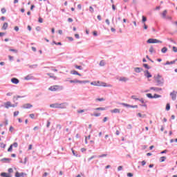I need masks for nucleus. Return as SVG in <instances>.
Wrapping results in <instances>:
<instances>
[{
  "instance_id": "nucleus-1",
  "label": "nucleus",
  "mask_w": 177,
  "mask_h": 177,
  "mask_svg": "<svg viewBox=\"0 0 177 177\" xmlns=\"http://www.w3.org/2000/svg\"><path fill=\"white\" fill-rule=\"evenodd\" d=\"M91 85H93L94 86H104V87H109V88H111V86H113L111 84H107L100 81L92 82H91Z\"/></svg>"
},
{
  "instance_id": "nucleus-2",
  "label": "nucleus",
  "mask_w": 177,
  "mask_h": 177,
  "mask_svg": "<svg viewBox=\"0 0 177 177\" xmlns=\"http://www.w3.org/2000/svg\"><path fill=\"white\" fill-rule=\"evenodd\" d=\"M153 79L155 80V82L158 86H162L164 84V79L162 77H161V75H156L153 77Z\"/></svg>"
},
{
  "instance_id": "nucleus-3",
  "label": "nucleus",
  "mask_w": 177,
  "mask_h": 177,
  "mask_svg": "<svg viewBox=\"0 0 177 177\" xmlns=\"http://www.w3.org/2000/svg\"><path fill=\"white\" fill-rule=\"evenodd\" d=\"M64 104H66V103H55L50 104V107H51V109H66V106Z\"/></svg>"
},
{
  "instance_id": "nucleus-4",
  "label": "nucleus",
  "mask_w": 177,
  "mask_h": 177,
  "mask_svg": "<svg viewBox=\"0 0 177 177\" xmlns=\"http://www.w3.org/2000/svg\"><path fill=\"white\" fill-rule=\"evenodd\" d=\"M62 89H63V86L59 85H54L48 88V91L51 92H57V91H62Z\"/></svg>"
},
{
  "instance_id": "nucleus-5",
  "label": "nucleus",
  "mask_w": 177,
  "mask_h": 177,
  "mask_svg": "<svg viewBox=\"0 0 177 177\" xmlns=\"http://www.w3.org/2000/svg\"><path fill=\"white\" fill-rule=\"evenodd\" d=\"M69 82L71 84H88L89 83V81L86 80V81H81L78 80H70Z\"/></svg>"
},
{
  "instance_id": "nucleus-6",
  "label": "nucleus",
  "mask_w": 177,
  "mask_h": 177,
  "mask_svg": "<svg viewBox=\"0 0 177 177\" xmlns=\"http://www.w3.org/2000/svg\"><path fill=\"white\" fill-rule=\"evenodd\" d=\"M147 44H162V41L157 39H149L147 40Z\"/></svg>"
},
{
  "instance_id": "nucleus-7",
  "label": "nucleus",
  "mask_w": 177,
  "mask_h": 177,
  "mask_svg": "<svg viewBox=\"0 0 177 177\" xmlns=\"http://www.w3.org/2000/svg\"><path fill=\"white\" fill-rule=\"evenodd\" d=\"M6 109H9L10 107H17V104H12V102H7L4 104Z\"/></svg>"
},
{
  "instance_id": "nucleus-8",
  "label": "nucleus",
  "mask_w": 177,
  "mask_h": 177,
  "mask_svg": "<svg viewBox=\"0 0 177 177\" xmlns=\"http://www.w3.org/2000/svg\"><path fill=\"white\" fill-rule=\"evenodd\" d=\"M176 91H173L172 93H170V96L172 99V100H176Z\"/></svg>"
},
{
  "instance_id": "nucleus-9",
  "label": "nucleus",
  "mask_w": 177,
  "mask_h": 177,
  "mask_svg": "<svg viewBox=\"0 0 177 177\" xmlns=\"http://www.w3.org/2000/svg\"><path fill=\"white\" fill-rule=\"evenodd\" d=\"M111 113H112V114H120L121 113V111L118 109H114L111 110Z\"/></svg>"
},
{
  "instance_id": "nucleus-10",
  "label": "nucleus",
  "mask_w": 177,
  "mask_h": 177,
  "mask_svg": "<svg viewBox=\"0 0 177 177\" xmlns=\"http://www.w3.org/2000/svg\"><path fill=\"white\" fill-rule=\"evenodd\" d=\"M26 175H27L26 173H19V171L15 173V177H24Z\"/></svg>"
},
{
  "instance_id": "nucleus-11",
  "label": "nucleus",
  "mask_w": 177,
  "mask_h": 177,
  "mask_svg": "<svg viewBox=\"0 0 177 177\" xmlns=\"http://www.w3.org/2000/svg\"><path fill=\"white\" fill-rule=\"evenodd\" d=\"M11 82H12V84H15V85H17V84H19L20 81L19 80V79L14 77L11 79Z\"/></svg>"
},
{
  "instance_id": "nucleus-12",
  "label": "nucleus",
  "mask_w": 177,
  "mask_h": 177,
  "mask_svg": "<svg viewBox=\"0 0 177 177\" xmlns=\"http://www.w3.org/2000/svg\"><path fill=\"white\" fill-rule=\"evenodd\" d=\"M145 76L147 77V78H151L152 75L151 73H150V72H149V71H145L144 72Z\"/></svg>"
},
{
  "instance_id": "nucleus-13",
  "label": "nucleus",
  "mask_w": 177,
  "mask_h": 177,
  "mask_svg": "<svg viewBox=\"0 0 177 177\" xmlns=\"http://www.w3.org/2000/svg\"><path fill=\"white\" fill-rule=\"evenodd\" d=\"M129 79L125 77H121L119 78V81H120L121 82H127V81H129Z\"/></svg>"
},
{
  "instance_id": "nucleus-14",
  "label": "nucleus",
  "mask_w": 177,
  "mask_h": 177,
  "mask_svg": "<svg viewBox=\"0 0 177 177\" xmlns=\"http://www.w3.org/2000/svg\"><path fill=\"white\" fill-rule=\"evenodd\" d=\"M1 176H3V177H12V174H10L9 173H1Z\"/></svg>"
},
{
  "instance_id": "nucleus-15",
  "label": "nucleus",
  "mask_w": 177,
  "mask_h": 177,
  "mask_svg": "<svg viewBox=\"0 0 177 177\" xmlns=\"http://www.w3.org/2000/svg\"><path fill=\"white\" fill-rule=\"evenodd\" d=\"M9 26V24L7 23V22H5L3 24V26H2V30H8V27Z\"/></svg>"
},
{
  "instance_id": "nucleus-16",
  "label": "nucleus",
  "mask_w": 177,
  "mask_h": 177,
  "mask_svg": "<svg viewBox=\"0 0 177 177\" xmlns=\"http://www.w3.org/2000/svg\"><path fill=\"white\" fill-rule=\"evenodd\" d=\"M32 107V105L30 104H25L23 105V109H31Z\"/></svg>"
},
{
  "instance_id": "nucleus-17",
  "label": "nucleus",
  "mask_w": 177,
  "mask_h": 177,
  "mask_svg": "<svg viewBox=\"0 0 177 177\" xmlns=\"http://www.w3.org/2000/svg\"><path fill=\"white\" fill-rule=\"evenodd\" d=\"M161 88H158V87H151L150 88V91H161Z\"/></svg>"
},
{
  "instance_id": "nucleus-18",
  "label": "nucleus",
  "mask_w": 177,
  "mask_h": 177,
  "mask_svg": "<svg viewBox=\"0 0 177 177\" xmlns=\"http://www.w3.org/2000/svg\"><path fill=\"white\" fill-rule=\"evenodd\" d=\"M167 13H168V11H167V10H165L162 13V16L163 17V19H165V17H167Z\"/></svg>"
},
{
  "instance_id": "nucleus-19",
  "label": "nucleus",
  "mask_w": 177,
  "mask_h": 177,
  "mask_svg": "<svg viewBox=\"0 0 177 177\" xmlns=\"http://www.w3.org/2000/svg\"><path fill=\"white\" fill-rule=\"evenodd\" d=\"M95 110H96L97 111H104V110H106V108L98 107V108H96Z\"/></svg>"
},
{
  "instance_id": "nucleus-20",
  "label": "nucleus",
  "mask_w": 177,
  "mask_h": 177,
  "mask_svg": "<svg viewBox=\"0 0 177 177\" xmlns=\"http://www.w3.org/2000/svg\"><path fill=\"white\" fill-rule=\"evenodd\" d=\"M167 51H168V48H167V47H163V48L161 49L162 53H167Z\"/></svg>"
},
{
  "instance_id": "nucleus-21",
  "label": "nucleus",
  "mask_w": 177,
  "mask_h": 177,
  "mask_svg": "<svg viewBox=\"0 0 177 177\" xmlns=\"http://www.w3.org/2000/svg\"><path fill=\"white\" fill-rule=\"evenodd\" d=\"M165 160H167V157H165V156H162V157H160V162H164V161H165Z\"/></svg>"
},
{
  "instance_id": "nucleus-22",
  "label": "nucleus",
  "mask_w": 177,
  "mask_h": 177,
  "mask_svg": "<svg viewBox=\"0 0 177 177\" xmlns=\"http://www.w3.org/2000/svg\"><path fill=\"white\" fill-rule=\"evenodd\" d=\"M176 62V60H174V61H171L170 62L169 61H167L165 64L166 65H168V64H175Z\"/></svg>"
},
{
  "instance_id": "nucleus-23",
  "label": "nucleus",
  "mask_w": 177,
  "mask_h": 177,
  "mask_svg": "<svg viewBox=\"0 0 177 177\" xmlns=\"http://www.w3.org/2000/svg\"><path fill=\"white\" fill-rule=\"evenodd\" d=\"M134 71L136 73H140V71H142V68H135Z\"/></svg>"
},
{
  "instance_id": "nucleus-24",
  "label": "nucleus",
  "mask_w": 177,
  "mask_h": 177,
  "mask_svg": "<svg viewBox=\"0 0 177 177\" xmlns=\"http://www.w3.org/2000/svg\"><path fill=\"white\" fill-rule=\"evenodd\" d=\"M122 106H124V107H132V105L126 104V103H122Z\"/></svg>"
},
{
  "instance_id": "nucleus-25",
  "label": "nucleus",
  "mask_w": 177,
  "mask_h": 177,
  "mask_svg": "<svg viewBox=\"0 0 177 177\" xmlns=\"http://www.w3.org/2000/svg\"><path fill=\"white\" fill-rule=\"evenodd\" d=\"M25 80H32V76L31 75H28V76L25 77Z\"/></svg>"
},
{
  "instance_id": "nucleus-26",
  "label": "nucleus",
  "mask_w": 177,
  "mask_h": 177,
  "mask_svg": "<svg viewBox=\"0 0 177 177\" xmlns=\"http://www.w3.org/2000/svg\"><path fill=\"white\" fill-rule=\"evenodd\" d=\"M93 115L94 117H100L101 113H94L93 115Z\"/></svg>"
},
{
  "instance_id": "nucleus-27",
  "label": "nucleus",
  "mask_w": 177,
  "mask_h": 177,
  "mask_svg": "<svg viewBox=\"0 0 177 177\" xmlns=\"http://www.w3.org/2000/svg\"><path fill=\"white\" fill-rule=\"evenodd\" d=\"M138 117H140V118H145V117H146V115H142V113H138Z\"/></svg>"
},
{
  "instance_id": "nucleus-28",
  "label": "nucleus",
  "mask_w": 177,
  "mask_h": 177,
  "mask_svg": "<svg viewBox=\"0 0 177 177\" xmlns=\"http://www.w3.org/2000/svg\"><path fill=\"white\" fill-rule=\"evenodd\" d=\"M20 97H21V96H19V95H17V96H14L13 97V99L14 100H17L18 99H20Z\"/></svg>"
},
{
  "instance_id": "nucleus-29",
  "label": "nucleus",
  "mask_w": 177,
  "mask_h": 177,
  "mask_svg": "<svg viewBox=\"0 0 177 177\" xmlns=\"http://www.w3.org/2000/svg\"><path fill=\"white\" fill-rule=\"evenodd\" d=\"M71 74H73V75H77L78 72L77 71H71Z\"/></svg>"
},
{
  "instance_id": "nucleus-30",
  "label": "nucleus",
  "mask_w": 177,
  "mask_h": 177,
  "mask_svg": "<svg viewBox=\"0 0 177 177\" xmlns=\"http://www.w3.org/2000/svg\"><path fill=\"white\" fill-rule=\"evenodd\" d=\"M147 96L149 98V99H153V96L151 95V93H147Z\"/></svg>"
},
{
  "instance_id": "nucleus-31",
  "label": "nucleus",
  "mask_w": 177,
  "mask_h": 177,
  "mask_svg": "<svg viewBox=\"0 0 177 177\" xmlns=\"http://www.w3.org/2000/svg\"><path fill=\"white\" fill-rule=\"evenodd\" d=\"M170 109H171V106L169 105V104H167V105H166V110L167 111H169V110H170Z\"/></svg>"
},
{
  "instance_id": "nucleus-32",
  "label": "nucleus",
  "mask_w": 177,
  "mask_h": 177,
  "mask_svg": "<svg viewBox=\"0 0 177 177\" xmlns=\"http://www.w3.org/2000/svg\"><path fill=\"white\" fill-rule=\"evenodd\" d=\"M20 114V112L19 111H15L14 112V117H17V115Z\"/></svg>"
},
{
  "instance_id": "nucleus-33",
  "label": "nucleus",
  "mask_w": 177,
  "mask_h": 177,
  "mask_svg": "<svg viewBox=\"0 0 177 177\" xmlns=\"http://www.w3.org/2000/svg\"><path fill=\"white\" fill-rule=\"evenodd\" d=\"M89 11L91 12V13H93V12H95V10L93 9V7L90 6L89 7Z\"/></svg>"
},
{
  "instance_id": "nucleus-34",
  "label": "nucleus",
  "mask_w": 177,
  "mask_h": 177,
  "mask_svg": "<svg viewBox=\"0 0 177 177\" xmlns=\"http://www.w3.org/2000/svg\"><path fill=\"white\" fill-rule=\"evenodd\" d=\"M158 97H161V95H158V94H154L153 95V99H157Z\"/></svg>"
},
{
  "instance_id": "nucleus-35",
  "label": "nucleus",
  "mask_w": 177,
  "mask_h": 177,
  "mask_svg": "<svg viewBox=\"0 0 177 177\" xmlns=\"http://www.w3.org/2000/svg\"><path fill=\"white\" fill-rule=\"evenodd\" d=\"M0 146L2 149H5L6 147V145H5L3 142H1Z\"/></svg>"
},
{
  "instance_id": "nucleus-36",
  "label": "nucleus",
  "mask_w": 177,
  "mask_h": 177,
  "mask_svg": "<svg viewBox=\"0 0 177 177\" xmlns=\"http://www.w3.org/2000/svg\"><path fill=\"white\" fill-rule=\"evenodd\" d=\"M75 68H77V70H82V67L81 66L75 65Z\"/></svg>"
},
{
  "instance_id": "nucleus-37",
  "label": "nucleus",
  "mask_w": 177,
  "mask_h": 177,
  "mask_svg": "<svg viewBox=\"0 0 177 177\" xmlns=\"http://www.w3.org/2000/svg\"><path fill=\"white\" fill-rule=\"evenodd\" d=\"M12 150H13V145L10 146V147L8 149V151L10 152V151H12Z\"/></svg>"
},
{
  "instance_id": "nucleus-38",
  "label": "nucleus",
  "mask_w": 177,
  "mask_h": 177,
  "mask_svg": "<svg viewBox=\"0 0 177 177\" xmlns=\"http://www.w3.org/2000/svg\"><path fill=\"white\" fill-rule=\"evenodd\" d=\"M143 66H144L145 68H147L148 70L150 69V66H149V65L147 64H144Z\"/></svg>"
},
{
  "instance_id": "nucleus-39",
  "label": "nucleus",
  "mask_w": 177,
  "mask_h": 177,
  "mask_svg": "<svg viewBox=\"0 0 177 177\" xmlns=\"http://www.w3.org/2000/svg\"><path fill=\"white\" fill-rule=\"evenodd\" d=\"M103 157H107V154H102V155L98 156V158H103Z\"/></svg>"
},
{
  "instance_id": "nucleus-40",
  "label": "nucleus",
  "mask_w": 177,
  "mask_h": 177,
  "mask_svg": "<svg viewBox=\"0 0 177 177\" xmlns=\"http://www.w3.org/2000/svg\"><path fill=\"white\" fill-rule=\"evenodd\" d=\"M104 64H105V62H104V61H103V60H102V61L100 62V66H104Z\"/></svg>"
},
{
  "instance_id": "nucleus-41",
  "label": "nucleus",
  "mask_w": 177,
  "mask_h": 177,
  "mask_svg": "<svg viewBox=\"0 0 177 177\" xmlns=\"http://www.w3.org/2000/svg\"><path fill=\"white\" fill-rule=\"evenodd\" d=\"M149 52H150V53H153L154 52V48L153 47H150Z\"/></svg>"
},
{
  "instance_id": "nucleus-42",
  "label": "nucleus",
  "mask_w": 177,
  "mask_h": 177,
  "mask_svg": "<svg viewBox=\"0 0 177 177\" xmlns=\"http://www.w3.org/2000/svg\"><path fill=\"white\" fill-rule=\"evenodd\" d=\"M11 146L14 147H17V146H19V144H17V142H14L12 145H11Z\"/></svg>"
},
{
  "instance_id": "nucleus-43",
  "label": "nucleus",
  "mask_w": 177,
  "mask_h": 177,
  "mask_svg": "<svg viewBox=\"0 0 177 177\" xmlns=\"http://www.w3.org/2000/svg\"><path fill=\"white\" fill-rule=\"evenodd\" d=\"M131 99H133L134 100H139V98H137L136 95H132Z\"/></svg>"
},
{
  "instance_id": "nucleus-44",
  "label": "nucleus",
  "mask_w": 177,
  "mask_h": 177,
  "mask_svg": "<svg viewBox=\"0 0 177 177\" xmlns=\"http://www.w3.org/2000/svg\"><path fill=\"white\" fill-rule=\"evenodd\" d=\"M38 21L39 23H44V19H42L41 17H39Z\"/></svg>"
},
{
  "instance_id": "nucleus-45",
  "label": "nucleus",
  "mask_w": 177,
  "mask_h": 177,
  "mask_svg": "<svg viewBox=\"0 0 177 177\" xmlns=\"http://www.w3.org/2000/svg\"><path fill=\"white\" fill-rule=\"evenodd\" d=\"M10 52H14V53H17V50L16 49H10Z\"/></svg>"
},
{
  "instance_id": "nucleus-46",
  "label": "nucleus",
  "mask_w": 177,
  "mask_h": 177,
  "mask_svg": "<svg viewBox=\"0 0 177 177\" xmlns=\"http://www.w3.org/2000/svg\"><path fill=\"white\" fill-rule=\"evenodd\" d=\"M173 52H174L175 53H176V52H177V48H176V46H173Z\"/></svg>"
},
{
  "instance_id": "nucleus-47",
  "label": "nucleus",
  "mask_w": 177,
  "mask_h": 177,
  "mask_svg": "<svg viewBox=\"0 0 177 177\" xmlns=\"http://www.w3.org/2000/svg\"><path fill=\"white\" fill-rule=\"evenodd\" d=\"M96 100L98 102H104V98H97Z\"/></svg>"
},
{
  "instance_id": "nucleus-48",
  "label": "nucleus",
  "mask_w": 177,
  "mask_h": 177,
  "mask_svg": "<svg viewBox=\"0 0 177 177\" xmlns=\"http://www.w3.org/2000/svg\"><path fill=\"white\" fill-rule=\"evenodd\" d=\"M1 13H3V15L5 14V13H6V9H5V8H1Z\"/></svg>"
},
{
  "instance_id": "nucleus-49",
  "label": "nucleus",
  "mask_w": 177,
  "mask_h": 177,
  "mask_svg": "<svg viewBox=\"0 0 177 177\" xmlns=\"http://www.w3.org/2000/svg\"><path fill=\"white\" fill-rule=\"evenodd\" d=\"M147 18H146V17L142 16V22L145 23V21H147Z\"/></svg>"
},
{
  "instance_id": "nucleus-50",
  "label": "nucleus",
  "mask_w": 177,
  "mask_h": 177,
  "mask_svg": "<svg viewBox=\"0 0 177 177\" xmlns=\"http://www.w3.org/2000/svg\"><path fill=\"white\" fill-rule=\"evenodd\" d=\"M8 174H12V172H13V169L12 168H10V169H8Z\"/></svg>"
},
{
  "instance_id": "nucleus-51",
  "label": "nucleus",
  "mask_w": 177,
  "mask_h": 177,
  "mask_svg": "<svg viewBox=\"0 0 177 177\" xmlns=\"http://www.w3.org/2000/svg\"><path fill=\"white\" fill-rule=\"evenodd\" d=\"M3 161H7L8 162H10V159H9V158H3Z\"/></svg>"
},
{
  "instance_id": "nucleus-52",
  "label": "nucleus",
  "mask_w": 177,
  "mask_h": 177,
  "mask_svg": "<svg viewBox=\"0 0 177 177\" xmlns=\"http://www.w3.org/2000/svg\"><path fill=\"white\" fill-rule=\"evenodd\" d=\"M84 112H85V110H84V109L77 111V113H78L79 114H81V113H84Z\"/></svg>"
},
{
  "instance_id": "nucleus-53",
  "label": "nucleus",
  "mask_w": 177,
  "mask_h": 177,
  "mask_svg": "<svg viewBox=\"0 0 177 177\" xmlns=\"http://www.w3.org/2000/svg\"><path fill=\"white\" fill-rule=\"evenodd\" d=\"M29 117H30L32 119H34V117H35V115H34V113H31L29 115Z\"/></svg>"
},
{
  "instance_id": "nucleus-54",
  "label": "nucleus",
  "mask_w": 177,
  "mask_h": 177,
  "mask_svg": "<svg viewBox=\"0 0 177 177\" xmlns=\"http://www.w3.org/2000/svg\"><path fill=\"white\" fill-rule=\"evenodd\" d=\"M77 8L81 10V9H82V6H81V4H78L77 5Z\"/></svg>"
},
{
  "instance_id": "nucleus-55",
  "label": "nucleus",
  "mask_w": 177,
  "mask_h": 177,
  "mask_svg": "<svg viewBox=\"0 0 177 177\" xmlns=\"http://www.w3.org/2000/svg\"><path fill=\"white\" fill-rule=\"evenodd\" d=\"M127 176L132 177V176H133V174L132 173H128Z\"/></svg>"
},
{
  "instance_id": "nucleus-56",
  "label": "nucleus",
  "mask_w": 177,
  "mask_h": 177,
  "mask_svg": "<svg viewBox=\"0 0 177 177\" xmlns=\"http://www.w3.org/2000/svg\"><path fill=\"white\" fill-rule=\"evenodd\" d=\"M53 44H55V45H62V42L56 43V41H53Z\"/></svg>"
},
{
  "instance_id": "nucleus-57",
  "label": "nucleus",
  "mask_w": 177,
  "mask_h": 177,
  "mask_svg": "<svg viewBox=\"0 0 177 177\" xmlns=\"http://www.w3.org/2000/svg\"><path fill=\"white\" fill-rule=\"evenodd\" d=\"M107 120H109V118L107 117L104 118L103 122H106L107 121Z\"/></svg>"
},
{
  "instance_id": "nucleus-58",
  "label": "nucleus",
  "mask_w": 177,
  "mask_h": 177,
  "mask_svg": "<svg viewBox=\"0 0 177 177\" xmlns=\"http://www.w3.org/2000/svg\"><path fill=\"white\" fill-rule=\"evenodd\" d=\"M141 164H142V166L146 165V161L142 160V161L141 162Z\"/></svg>"
},
{
  "instance_id": "nucleus-59",
  "label": "nucleus",
  "mask_w": 177,
  "mask_h": 177,
  "mask_svg": "<svg viewBox=\"0 0 177 177\" xmlns=\"http://www.w3.org/2000/svg\"><path fill=\"white\" fill-rule=\"evenodd\" d=\"M105 21H106V24H108V26H110V20L106 19Z\"/></svg>"
},
{
  "instance_id": "nucleus-60",
  "label": "nucleus",
  "mask_w": 177,
  "mask_h": 177,
  "mask_svg": "<svg viewBox=\"0 0 177 177\" xmlns=\"http://www.w3.org/2000/svg\"><path fill=\"white\" fill-rule=\"evenodd\" d=\"M75 38H77V39H80V35L75 34Z\"/></svg>"
},
{
  "instance_id": "nucleus-61",
  "label": "nucleus",
  "mask_w": 177,
  "mask_h": 177,
  "mask_svg": "<svg viewBox=\"0 0 177 177\" xmlns=\"http://www.w3.org/2000/svg\"><path fill=\"white\" fill-rule=\"evenodd\" d=\"M122 166H119L118 167V171H122Z\"/></svg>"
},
{
  "instance_id": "nucleus-62",
  "label": "nucleus",
  "mask_w": 177,
  "mask_h": 177,
  "mask_svg": "<svg viewBox=\"0 0 177 177\" xmlns=\"http://www.w3.org/2000/svg\"><path fill=\"white\" fill-rule=\"evenodd\" d=\"M14 30H15V31H19V26H15V27L14 28Z\"/></svg>"
},
{
  "instance_id": "nucleus-63",
  "label": "nucleus",
  "mask_w": 177,
  "mask_h": 177,
  "mask_svg": "<svg viewBox=\"0 0 177 177\" xmlns=\"http://www.w3.org/2000/svg\"><path fill=\"white\" fill-rule=\"evenodd\" d=\"M68 21L69 23H73V19L68 18Z\"/></svg>"
},
{
  "instance_id": "nucleus-64",
  "label": "nucleus",
  "mask_w": 177,
  "mask_h": 177,
  "mask_svg": "<svg viewBox=\"0 0 177 177\" xmlns=\"http://www.w3.org/2000/svg\"><path fill=\"white\" fill-rule=\"evenodd\" d=\"M8 59H9L10 60H13V57L11 56V55H8Z\"/></svg>"
}]
</instances>
